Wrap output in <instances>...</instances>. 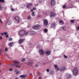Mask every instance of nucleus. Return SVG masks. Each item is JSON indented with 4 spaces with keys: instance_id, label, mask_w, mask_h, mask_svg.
<instances>
[{
    "instance_id": "obj_35",
    "label": "nucleus",
    "mask_w": 79,
    "mask_h": 79,
    "mask_svg": "<svg viewBox=\"0 0 79 79\" xmlns=\"http://www.w3.org/2000/svg\"><path fill=\"white\" fill-rule=\"evenodd\" d=\"M62 8H66V5L63 6H62Z\"/></svg>"
},
{
    "instance_id": "obj_39",
    "label": "nucleus",
    "mask_w": 79,
    "mask_h": 79,
    "mask_svg": "<svg viewBox=\"0 0 79 79\" xmlns=\"http://www.w3.org/2000/svg\"><path fill=\"white\" fill-rule=\"evenodd\" d=\"M9 36V35H6L5 36L6 38H8V37Z\"/></svg>"
},
{
    "instance_id": "obj_26",
    "label": "nucleus",
    "mask_w": 79,
    "mask_h": 79,
    "mask_svg": "<svg viewBox=\"0 0 79 79\" xmlns=\"http://www.w3.org/2000/svg\"><path fill=\"white\" fill-rule=\"evenodd\" d=\"M15 66L16 67V68H18V67H19V68H21V66H19V64H17Z\"/></svg>"
},
{
    "instance_id": "obj_29",
    "label": "nucleus",
    "mask_w": 79,
    "mask_h": 79,
    "mask_svg": "<svg viewBox=\"0 0 79 79\" xmlns=\"http://www.w3.org/2000/svg\"><path fill=\"white\" fill-rule=\"evenodd\" d=\"M54 67L56 68H58V65H56V64H55L54 65Z\"/></svg>"
},
{
    "instance_id": "obj_1",
    "label": "nucleus",
    "mask_w": 79,
    "mask_h": 79,
    "mask_svg": "<svg viewBox=\"0 0 79 79\" xmlns=\"http://www.w3.org/2000/svg\"><path fill=\"white\" fill-rule=\"evenodd\" d=\"M77 70V68L76 67L75 68L73 69V73L74 76H77L78 74V71Z\"/></svg>"
},
{
    "instance_id": "obj_23",
    "label": "nucleus",
    "mask_w": 79,
    "mask_h": 79,
    "mask_svg": "<svg viewBox=\"0 0 79 79\" xmlns=\"http://www.w3.org/2000/svg\"><path fill=\"white\" fill-rule=\"evenodd\" d=\"M54 73V72L53 71H51L49 72L50 74H53Z\"/></svg>"
},
{
    "instance_id": "obj_37",
    "label": "nucleus",
    "mask_w": 79,
    "mask_h": 79,
    "mask_svg": "<svg viewBox=\"0 0 79 79\" xmlns=\"http://www.w3.org/2000/svg\"><path fill=\"white\" fill-rule=\"evenodd\" d=\"M2 6L1 5H0V10H2Z\"/></svg>"
},
{
    "instance_id": "obj_30",
    "label": "nucleus",
    "mask_w": 79,
    "mask_h": 79,
    "mask_svg": "<svg viewBox=\"0 0 79 79\" xmlns=\"http://www.w3.org/2000/svg\"><path fill=\"white\" fill-rule=\"evenodd\" d=\"M8 48H5V52H7V51H8Z\"/></svg>"
},
{
    "instance_id": "obj_49",
    "label": "nucleus",
    "mask_w": 79,
    "mask_h": 79,
    "mask_svg": "<svg viewBox=\"0 0 79 79\" xmlns=\"http://www.w3.org/2000/svg\"><path fill=\"white\" fill-rule=\"evenodd\" d=\"M46 71H47V72H48H48H49V69H47Z\"/></svg>"
},
{
    "instance_id": "obj_57",
    "label": "nucleus",
    "mask_w": 79,
    "mask_h": 79,
    "mask_svg": "<svg viewBox=\"0 0 79 79\" xmlns=\"http://www.w3.org/2000/svg\"><path fill=\"white\" fill-rule=\"evenodd\" d=\"M33 10H34L33 9H31V12H32V11H33Z\"/></svg>"
},
{
    "instance_id": "obj_61",
    "label": "nucleus",
    "mask_w": 79,
    "mask_h": 79,
    "mask_svg": "<svg viewBox=\"0 0 79 79\" xmlns=\"http://www.w3.org/2000/svg\"><path fill=\"white\" fill-rule=\"evenodd\" d=\"M1 72V70H0V72Z\"/></svg>"
},
{
    "instance_id": "obj_56",
    "label": "nucleus",
    "mask_w": 79,
    "mask_h": 79,
    "mask_svg": "<svg viewBox=\"0 0 79 79\" xmlns=\"http://www.w3.org/2000/svg\"><path fill=\"white\" fill-rule=\"evenodd\" d=\"M0 22H1V23H3V22H2V20H0Z\"/></svg>"
},
{
    "instance_id": "obj_15",
    "label": "nucleus",
    "mask_w": 79,
    "mask_h": 79,
    "mask_svg": "<svg viewBox=\"0 0 79 79\" xmlns=\"http://www.w3.org/2000/svg\"><path fill=\"white\" fill-rule=\"evenodd\" d=\"M40 55H43L44 54V52H43L42 49H40Z\"/></svg>"
},
{
    "instance_id": "obj_4",
    "label": "nucleus",
    "mask_w": 79,
    "mask_h": 79,
    "mask_svg": "<svg viewBox=\"0 0 79 79\" xmlns=\"http://www.w3.org/2000/svg\"><path fill=\"white\" fill-rule=\"evenodd\" d=\"M43 22L44 23V25L45 26H47V25H48V21L47 19H45L44 21Z\"/></svg>"
},
{
    "instance_id": "obj_22",
    "label": "nucleus",
    "mask_w": 79,
    "mask_h": 79,
    "mask_svg": "<svg viewBox=\"0 0 79 79\" xmlns=\"http://www.w3.org/2000/svg\"><path fill=\"white\" fill-rule=\"evenodd\" d=\"M44 33H46V32H48V29L47 28H45L44 29Z\"/></svg>"
},
{
    "instance_id": "obj_13",
    "label": "nucleus",
    "mask_w": 79,
    "mask_h": 79,
    "mask_svg": "<svg viewBox=\"0 0 79 79\" xmlns=\"http://www.w3.org/2000/svg\"><path fill=\"white\" fill-rule=\"evenodd\" d=\"M25 40L24 39H21L19 40V44H22L24 42V40Z\"/></svg>"
},
{
    "instance_id": "obj_11",
    "label": "nucleus",
    "mask_w": 79,
    "mask_h": 79,
    "mask_svg": "<svg viewBox=\"0 0 79 79\" xmlns=\"http://www.w3.org/2000/svg\"><path fill=\"white\" fill-rule=\"evenodd\" d=\"M45 53L46 54L47 56H48L50 55L51 52H50V51L47 50L46 52Z\"/></svg>"
},
{
    "instance_id": "obj_38",
    "label": "nucleus",
    "mask_w": 79,
    "mask_h": 79,
    "mask_svg": "<svg viewBox=\"0 0 79 79\" xmlns=\"http://www.w3.org/2000/svg\"><path fill=\"white\" fill-rule=\"evenodd\" d=\"M64 56L65 58H68V56H67L65 55H64Z\"/></svg>"
},
{
    "instance_id": "obj_31",
    "label": "nucleus",
    "mask_w": 79,
    "mask_h": 79,
    "mask_svg": "<svg viewBox=\"0 0 79 79\" xmlns=\"http://www.w3.org/2000/svg\"><path fill=\"white\" fill-rule=\"evenodd\" d=\"M70 22L72 23H74V21L73 20H71Z\"/></svg>"
},
{
    "instance_id": "obj_19",
    "label": "nucleus",
    "mask_w": 79,
    "mask_h": 79,
    "mask_svg": "<svg viewBox=\"0 0 79 79\" xmlns=\"http://www.w3.org/2000/svg\"><path fill=\"white\" fill-rule=\"evenodd\" d=\"M59 23H61L62 24V25H63L64 24V23L63 22V21L62 20H61L59 21Z\"/></svg>"
},
{
    "instance_id": "obj_20",
    "label": "nucleus",
    "mask_w": 79,
    "mask_h": 79,
    "mask_svg": "<svg viewBox=\"0 0 79 79\" xmlns=\"http://www.w3.org/2000/svg\"><path fill=\"white\" fill-rule=\"evenodd\" d=\"M35 32L34 31H31L30 32V34H31V35H33V34H34Z\"/></svg>"
},
{
    "instance_id": "obj_40",
    "label": "nucleus",
    "mask_w": 79,
    "mask_h": 79,
    "mask_svg": "<svg viewBox=\"0 0 79 79\" xmlns=\"http://www.w3.org/2000/svg\"><path fill=\"white\" fill-rule=\"evenodd\" d=\"M27 19H31V17L29 16H28L27 18Z\"/></svg>"
},
{
    "instance_id": "obj_27",
    "label": "nucleus",
    "mask_w": 79,
    "mask_h": 79,
    "mask_svg": "<svg viewBox=\"0 0 79 79\" xmlns=\"http://www.w3.org/2000/svg\"><path fill=\"white\" fill-rule=\"evenodd\" d=\"M11 10L12 11H15V9H14L13 8H11Z\"/></svg>"
},
{
    "instance_id": "obj_60",
    "label": "nucleus",
    "mask_w": 79,
    "mask_h": 79,
    "mask_svg": "<svg viewBox=\"0 0 79 79\" xmlns=\"http://www.w3.org/2000/svg\"><path fill=\"white\" fill-rule=\"evenodd\" d=\"M0 64H1V61H0Z\"/></svg>"
},
{
    "instance_id": "obj_53",
    "label": "nucleus",
    "mask_w": 79,
    "mask_h": 79,
    "mask_svg": "<svg viewBox=\"0 0 79 79\" xmlns=\"http://www.w3.org/2000/svg\"><path fill=\"white\" fill-rule=\"evenodd\" d=\"M39 79H42V77H39L38 78Z\"/></svg>"
},
{
    "instance_id": "obj_50",
    "label": "nucleus",
    "mask_w": 79,
    "mask_h": 79,
    "mask_svg": "<svg viewBox=\"0 0 79 79\" xmlns=\"http://www.w3.org/2000/svg\"><path fill=\"white\" fill-rule=\"evenodd\" d=\"M7 24L8 25H10V23H9L8 22H7Z\"/></svg>"
},
{
    "instance_id": "obj_3",
    "label": "nucleus",
    "mask_w": 79,
    "mask_h": 79,
    "mask_svg": "<svg viewBox=\"0 0 79 79\" xmlns=\"http://www.w3.org/2000/svg\"><path fill=\"white\" fill-rule=\"evenodd\" d=\"M19 34L20 36H23V35L24 34H25V30H23L20 31Z\"/></svg>"
},
{
    "instance_id": "obj_24",
    "label": "nucleus",
    "mask_w": 79,
    "mask_h": 79,
    "mask_svg": "<svg viewBox=\"0 0 79 79\" xmlns=\"http://www.w3.org/2000/svg\"><path fill=\"white\" fill-rule=\"evenodd\" d=\"M12 45H13V43H10V44H9V46L10 47H12Z\"/></svg>"
},
{
    "instance_id": "obj_14",
    "label": "nucleus",
    "mask_w": 79,
    "mask_h": 79,
    "mask_svg": "<svg viewBox=\"0 0 79 79\" xmlns=\"http://www.w3.org/2000/svg\"><path fill=\"white\" fill-rule=\"evenodd\" d=\"M50 16L51 17H54L55 15L53 12H52L50 14Z\"/></svg>"
},
{
    "instance_id": "obj_41",
    "label": "nucleus",
    "mask_w": 79,
    "mask_h": 79,
    "mask_svg": "<svg viewBox=\"0 0 79 79\" xmlns=\"http://www.w3.org/2000/svg\"><path fill=\"white\" fill-rule=\"evenodd\" d=\"M40 15H37V18H40Z\"/></svg>"
},
{
    "instance_id": "obj_18",
    "label": "nucleus",
    "mask_w": 79,
    "mask_h": 79,
    "mask_svg": "<svg viewBox=\"0 0 79 79\" xmlns=\"http://www.w3.org/2000/svg\"><path fill=\"white\" fill-rule=\"evenodd\" d=\"M13 62L15 63H16V64H19V63H20V62H19L16 60H14L13 61Z\"/></svg>"
},
{
    "instance_id": "obj_46",
    "label": "nucleus",
    "mask_w": 79,
    "mask_h": 79,
    "mask_svg": "<svg viewBox=\"0 0 79 79\" xmlns=\"http://www.w3.org/2000/svg\"><path fill=\"white\" fill-rule=\"evenodd\" d=\"M18 71V70H17V69H15V70H14V72L15 73H16V71Z\"/></svg>"
},
{
    "instance_id": "obj_32",
    "label": "nucleus",
    "mask_w": 79,
    "mask_h": 79,
    "mask_svg": "<svg viewBox=\"0 0 79 79\" xmlns=\"http://www.w3.org/2000/svg\"><path fill=\"white\" fill-rule=\"evenodd\" d=\"M62 29L64 30V31H66V29H64V27H62Z\"/></svg>"
},
{
    "instance_id": "obj_58",
    "label": "nucleus",
    "mask_w": 79,
    "mask_h": 79,
    "mask_svg": "<svg viewBox=\"0 0 79 79\" xmlns=\"http://www.w3.org/2000/svg\"><path fill=\"white\" fill-rule=\"evenodd\" d=\"M39 3H42V1H39Z\"/></svg>"
},
{
    "instance_id": "obj_7",
    "label": "nucleus",
    "mask_w": 79,
    "mask_h": 79,
    "mask_svg": "<svg viewBox=\"0 0 79 79\" xmlns=\"http://www.w3.org/2000/svg\"><path fill=\"white\" fill-rule=\"evenodd\" d=\"M20 77H21L22 79H26L27 78V76H26V75H21Z\"/></svg>"
},
{
    "instance_id": "obj_36",
    "label": "nucleus",
    "mask_w": 79,
    "mask_h": 79,
    "mask_svg": "<svg viewBox=\"0 0 79 79\" xmlns=\"http://www.w3.org/2000/svg\"><path fill=\"white\" fill-rule=\"evenodd\" d=\"M19 71H17L16 72V74L17 75H18V74H19Z\"/></svg>"
},
{
    "instance_id": "obj_45",
    "label": "nucleus",
    "mask_w": 79,
    "mask_h": 79,
    "mask_svg": "<svg viewBox=\"0 0 79 79\" xmlns=\"http://www.w3.org/2000/svg\"><path fill=\"white\" fill-rule=\"evenodd\" d=\"M41 74V73H38L37 74L38 76H40V75Z\"/></svg>"
},
{
    "instance_id": "obj_16",
    "label": "nucleus",
    "mask_w": 79,
    "mask_h": 79,
    "mask_svg": "<svg viewBox=\"0 0 79 79\" xmlns=\"http://www.w3.org/2000/svg\"><path fill=\"white\" fill-rule=\"evenodd\" d=\"M16 65H17V64L14 63V64H10V66H16Z\"/></svg>"
},
{
    "instance_id": "obj_54",
    "label": "nucleus",
    "mask_w": 79,
    "mask_h": 79,
    "mask_svg": "<svg viewBox=\"0 0 79 79\" xmlns=\"http://www.w3.org/2000/svg\"><path fill=\"white\" fill-rule=\"evenodd\" d=\"M1 39H2V37L0 36V40H1Z\"/></svg>"
},
{
    "instance_id": "obj_51",
    "label": "nucleus",
    "mask_w": 79,
    "mask_h": 79,
    "mask_svg": "<svg viewBox=\"0 0 79 79\" xmlns=\"http://www.w3.org/2000/svg\"><path fill=\"white\" fill-rule=\"evenodd\" d=\"M39 66H38V64H36L35 65V67H36V68H37V67H38Z\"/></svg>"
},
{
    "instance_id": "obj_48",
    "label": "nucleus",
    "mask_w": 79,
    "mask_h": 79,
    "mask_svg": "<svg viewBox=\"0 0 79 79\" xmlns=\"http://www.w3.org/2000/svg\"><path fill=\"white\" fill-rule=\"evenodd\" d=\"M2 35H4V33H0Z\"/></svg>"
},
{
    "instance_id": "obj_2",
    "label": "nucleus",
    "mask_w": 79,
    "mask_h": 79,
    "mask_svg": "<svg viewBox=\"0 0 79 79\" xmlns=\"http://www.w3.org/2000/svg\"><path fill=\"white\" fill-rule=\"evenodd\" d=\"M41 26L39 24L36 25H35L33 26V28L34 29H40V27H41Z\"/></svg>"
},
{
    "instance_id": "obj_43",
    "label": "nucleus",
    "mask_w": 79,
    "mask_h": 79,
    "mask_svg": "<svg viewBox=\"0 0 79 79\" xmlns=\"http://www.w3.org/2000/svg\"><path fill=\"white\" fill-rule=\"evenodd\" d=\"M79 29V25L77 27H76V30H78Z\"/></svg>"
},
{
    "instance_id": "obj_47",
    "label": "nucleus",
    "mask_w": 79,
    "mask_h": 79,
    "mask_svg": "<svg viewBox=\"0 0 79 79\" xmlns=\"http://www.w3.org/2000/svg\"><path fill=\"white\" fill-rule=\"evenodd\" d=\"M36 9V8L35 7H33V10H35Z\"/></svg>"
},
{
    "instance_id": "obj_21",
    "label": "nucleus",
    "mask_w": 79,
    "mask_h": 79,
    "mask_svg": "<svg viewBox=\"0 0 79 79\" xmlns=\"http://www.w3.org/2000/svg\"><path fill=\"white\" fill-rule=\"evenodd\" d=\"M35 11H33V12L32 13H31V15L33 16H35Z\"/></svg>"
},
{
    "instance_id": "obj_55",
    "label": "nucleus",
    "mask_w": 79,
    "mask_h": 79,
    "mask_svg": "<svg viewBox=\"0 0 79 79\" xmlns=\"http://www.w3.org/2000/svg\"><path fill=\"white\" fill-rule=\"evenodd\" d=\"M59 70H60V69H59V68H57V71H59Z\"/></svg>"
},
{
    "instance_id": "obj_12",
    "label": "nucleus",
    "mask_w": 79,
    "mask_h": 79,
    "mask_svg": "<svg viewBox=\"0 0 79 79\" xmlns=\"http://www.w3.org/2000/svg\"><path fill=\"white\" fill-rule=\"evenodd\" d=\"M72 75L71 74H67L66 75V77L67 79H69V78H71V77Z\"/></svg>"
},
{
    "instance_id": "obj_5",
    "label": "nucleus",
    "mask_w": 79,
    "mask_h": 79,
    "mask_svg": "<svg viewBox=\"0 0 79 79\" xmlns=\"http://www.w3.org/2000/svg\"><path fill=\"white\" fill-rule=\"evenodd\" d=\"M56 23H55L53 22L51 24V26L50 27L51 28L55 27V26H56Z\"/></svg>"
},
{
    "instance_id": "obj_33",
    "label": "nucleus",
    "mask_w": 79,
    "mask_h": 79,
    "mask_svg": "<svg viewBox=\"0 0 79 79\" xmlns=\"http://www.w3.org/2000/svg\"><path fill=\"white\" fill-rule=\"evenodd\" d=\"M9 70L10 71H13V68H10L9 69Z\"/></svg>"
},
{
    "instance_id": "obj_28",
    "label": "nucleus",
    "mask_w": 79,
    "mask_h": 79,
    "mask_svg": "<svg viewBox=\"0 0 79 79\" xmlns=\"http://www.w3.org/2000/svg\"><path fill=\"white\" fill-rule=\"evenodd\" d=\"M2 52H3V50L1 48L0 50V53H1V54L2 53Z\"/></svg>"
},
{
    "instance_id": "obj_44",
    "label": "nucleus",
    "mask_w": 79,
    "mask_h": 79,
    "mask_svg": "<svg viewBox=\"0 0 79 79\" xmlns=\"http://www.w3.org/2000/svg\"><path fill=\"white\" fill-rule=\"evenodd\" d=\"M24 59H22L21 60V61H22V62H23V61H24Z\"/></svg>"
},
{
    "instance_id": "obj_59",
    "label": "nucleus",
    "mask_w": 79,
    "mask_h": 79,
    "mask_svg": "<svg viewBox=\"0 0 79 79\" xmlns=\"http://www.w3.org/2000/svg\"><path fill=\"white\" fill-rule=\"evenodd\" d=\"M32 74L31 73L30 74V76H32Z\"/></svg>"
},
{
    "instance_id": "obj_42",
    "label": "nucleus",
    "mask_w": 79,
    "mask_h": 79,
    "mask_svg": "<svg viewBox=\"0 0 79 79\" xmlns=\"http://www.w3.org/2000/svg\"><path fill=\"white\" fill-rule=\"evenodd\" d=\"M4 34L5 35H7V32H4Z\"/></svg>"
},
{
    "instance_id": "obj_9",
    "label": "nucleus",
    "mask_w": 79,
    "mask_h": 79,
    "mask_svg": "<svg viewBox=\"0 0 79 79\" xmlns=\"http://www.w3.org/2000/svg\"><path fill=\"white\" fill-rule=\"evenodd\" d=\"M32 61L31 60L30 61L26 63V64L27 65H30L31 66H32Z\"/></svg>"
},
{
    "instance_id": "obj_17",
    "label": "nucleus",
    "mask_w": 79,
    "mask_h": 79,
    "mask_svg": "<svg viewBox=\"0 0 79 79\" xmlns=\"http://www.w3.org/2000/svg\"><path fill=\"white\" fill-rule=\"evenodd\" d=\"M65 67H63L61 69H60V71H64L65 69Z\"/></svg>"
},
{
    "instance_id": "obj_25",
    "label": "nucleus",
    "mask_w": 79,
    "mask_h": 79,
    "mask_svg": "<svg viewBox=\"0 0 79 79\" xmlns=\"http://www.w3.org/2000/svg\"><path fill=\"white\" fill-rule=\"evenodd\" d=\"M4 3L5 2V1L4 0H0V3Z\"/></svg>"
},
{
    "instance_id": "obj_6",
    "label": "nucleus",
    "mask_w": 79,
    "mask_h": 79,
    "mask_svg": "<svg viewBox=\"0 0 79 79\" xmlns=\"http://www.w3.org/2000/svg\"><path fill=\"white\" fill-rule=\"evenodd\" d=\"M55 5V1L54 0H51V6H53Z\"/></svg>"
},
{
    "instance_id": "obj_34",
    "label": "nucleus",
    "mask_w": 79,
    "mask_h": 79,
    "mask_svg": "<svg viewBox=\"0 0 79 79\" xmlns=\"http://www.w3.org/2000/svg\"><path fill=\"white\" fill-rule=\"evenodd\" d=\"M13 40L12 39V38H10L9 39V41H12V40Z\"/></svg>"
},
{
    "instance_id": "obj_8",
    "label": "nucleus",
    "mask_w": 79,
    "mask_h": 79,
    "mask_svg": "<svg viewBox=\"0 0 79 79\" xmlns=\"http://www.w3.org/2000/svg\"><path fill=\"white\" fill-rule=\"evenodd\" d=\"M31 6H32V3H29L28 4V5H26V7L27 8L29 9Z\"/></svg>"
},
{
    "instance_id": "obj_10",
    "label": "nucleus",
    "mask_w": 79,
    "mask_h": 79,
    "mask_svg": "<svg viewBox=\"0 0 79 79\" xmlns=\"http://www.w3.org/2000/svg\"><path fill=\"white\" fill-rule=\"evenodd\" d=\"M15 19L17 23H19V18L18 16H15Z\"/></svg>"
},
{
    "instance_id": "obj_52",
    "label": "nucleus",
    "mask_w": 79,
    "mask_h": 79,
    "mask_svg": "<svg viewBox=\"0 0 79 79\" xmlns=\"http://www.w3.org/2000/svg\"><path fill=\"white\" fill-rule=\"evenodd\" d=\"M27 34H28V33H27V32H26L25 33V35H27Z\"/></svg>"
}]
</instances>
